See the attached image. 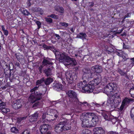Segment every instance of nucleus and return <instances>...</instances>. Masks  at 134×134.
<instances>
[{"label": "nucleus", "instance_id": "1", "mask_svg": "<svg viewBox=\"0 0 134 134\" xmlns=\"http://www.w3.org/2000/svg\"><path fill=\"white\" fill-rule=\"evenodd\" d=\"M83 76L82 79V90L85 92H90V89H92V87L89 86V83L87 84V83L92 80L94 76H97V74L92 72L91 70L89 69L86 68L83 70Z\"/></svg>", "mask_w": 134, "mask_h": 134}, {"label": "nucleus", "instance_id": "2", "mask_svg": "<svg viewBox=\"0 0 134 134\" xmlns=\"http://www.w3.org/2000/svg\"><path fill=\"white\" fill-rule=\"evenodd\" d=\"M108 96L110 99V104L112 107L116 108L121 101L120 94L119 93H104Z\"/></svg>", "mask_w": 134, "mask_h": 134}, {"label": "nucleus", "instance_id": "3", "mask_svg": "<svg viewBox=\"0 0 134 134\" xmlns=\"http://www.w3.org/2000/svg\"><path fill=\"white\" fill-rule=\"evenodd\" d=\"M58 59L60 62H63L66 63L64 64L66 66H74L77 64V62L75 59L68 56L67 54L64 52L61 53V55Z\"/></svg>", "mask_w": 134, "mask_h": 134}, {"label": "nucleus", "instance_id": "4", "mask_svg": "<svg viewBox=\"0 0 134 134\" xmlns=\"http://www.w3.org/2000/svg\"><path fill=\"white\" fill-rule=\"evenodd\" d=\"M89 114L88 113L82 116V118L81 117V120L82 121L81 126L82 127H91V123L89 122V121H91L90 119Z\"/></svg>", "mask_w": 134, "mask_h": 134}, {"label": "nucleus", "instance_id": "5", "mask_svg": "<svg viewBox=\"0 0 134 134\" xmlns=\"http://www.w3.org/2000/svg\"><path fill=\"white\" fill-rule=\"evenodd\" d=\"M32 93L29 98V100L30 103H33L36 101L39 100L42 98V93Z\"/></svg>", "mask_w": 134, "mask_h": 134}, {"label": "nucleus", "instance_id": "6", "mask_svg": "<svg viewBox=\"0 0 134 134\" xmlns=\"http://www.w3.org/2000/svg\"><path fill=\"white\" fill-rule=\"evenodd\" d=\"M65 76L68 83L71 84L74 79H76L77 76L75 72L68 71L65 73Z\"/></svg>", "mask_w": 134, "mask_h": 134}, {"label": "nucleus", "instance_id": "7", "mask_svg": "<svg viewBox=\"0 0 134 134\" xmlns=\"http://www.w3.org/2000/svg\"><path fill=\"white\" fill-rule=\"evenodd\" d=\"M89 114L90 119L91 123V126L94 127L98 123L99 119L98 117L93 113H88Z\"/></svg>", "mask_w": 134, "mask_h": 134}, {"label": "nucleus", "instance_id": "8", "mask_svg": "<svg viewBox=\"0 0 134 134\" xmlns=\"http://www.w3.org/2000/svg\"><path fill=\"white\" fill-rule=\"evenodd\" d=\"M24 104V101L21 98L18 99L13 102L12 103V107L15 110L20 108L22 104Z\"/></svg>", "mask_w": 134, "mask_h": 134}, {"label": "nucleus", "instance_id": "9", "mask_svg": "<svg viewBox=\"0 0 134 134\" xmlns=\"http://www.w3.org/2000/svg\"><path fill=\"white\" fill-rule=\"evenodd\" d=\"M89 82V86L92 87V89H90V92H92L94 89L95 86H96L98 85L101 81V80L98 78H95L94 80L92 81H90Z\"/></svg>", "mask_w": 134, "mask_h": 134}, {"label": "nucleus", "instance_id": "10", "mask_svg": "<svg viewBox=\"0 0 134 134\" xmlns=\"http://www.w3.org/2000/svg\"><path fill=\"white\" fill-rule=\"evenodd\" d=\"M116 85L112 83H110L104 87V92H112L113 90H114Z\"/></svg>", "mask_w": 134, "mask_h": 134}, {"label": "nucleus", "instance_id": "11", "mask_svg": "<svg viewBox=\"0 0 134 134\" xmlns=\"http://www.w3.org/2000/svg\"><path fill=\"white\" fill-rule=\"evenodd\" d=\"M76 93H67L69 97L71 98L75 99V102L76 104H79L80 103H81L82 104H86L87 103V102H84L83 103L81 102H80L77 97V94ZM66 93L67 94V93Z\"/></svg>", "mask_w": 134, "mask_h": 134}, {"label": "nucleus", "instance_id": "12", "mask_svg": "<svg viewBox=\"0 0 134 134\" xmlns=\"http://www.w3.org/2000/svg\"><path fill=\"white\" fill-rule=\"evenodd\" d=\"M65 122H60V123L57 125L54 128L55 131L57 133H60L63 131V126L62 124H65Z\"/></svg>", "mask_w": 134, "mask_h": 134}, {"label": "nucleus", "instance_id": "13", "mask_svg": "<svg viewBox=\"0 0 134 134\" xmlns=\"http://www.w3.org/2000/svg\"><path fill=\"white\" fill-rule=\"evenodd\" d=\"M6 104L2 100L0 99V109L4 113H7L10 111V109L8 108H6Z\"/></svg>", "mask_w": 134, "mask_h": 134}, {"label": "nucleus", "instance_id": "14", "mask_svg": "<svg viewBox=\"0 0 134 134\" xmlns=\"http://www.w3.org/2000/svg\"><path fill=\"white\" fill-rule=\"evenodd\" d=\"M63 86L61 84L57 83L56 81H55L53 84L52 87L55 89L57 90L58 91L61 90H64L63 87Z\"/></svg>", "mask_w": 134, "mask_h": 134}, {"label": "nucleus", "instance_id": "15", "mask_svg": "<svg viewBox=\"0 0 134 134\" xmlns=\"http://www.w3.org/2000/svg\"><path fill=\"white\" fill-rule=\"evenodd\" d=\"M49 125L48 124H43L40 126V131L42 134L45 133L48 130V127Z\"/></svg>", "mask_w": 134, "mask_h": 134}, {"label": "nucleus", "instance_id": "16", "mask_svg": "<svg viewBox=\"0 0 134 134\" xmlns=\"http://www.w3.org/2000/svg\"><path fill=\"white\" fill-rule=\"evenodd\" d=\"M93 132L94 134H105L104 130L101 127L95 128Z\"/></svg>", "mask_w": 134, "mask_h": 134}, {"label": "nucleus", "instance_id": "17", "mask_svg": "<svg viewBox=\"0 0 134 134\" xmlns=\"http://www.w3.org/2000/svg\"><path fill=\"white\" fill-rule=\"evenodd\" d=\"M91 70L96 73H100L102 71L103 69L101 66L99 65H96L92 67Z\"/></svg>", "mask_w": 134, "mask_h": 134}, {"label": "nucleus", "instance_id": "18", "mask_svg": "<svg viewBox=\"0 0 134 134\" xmlns=\"http://www.w3.org/2000/svg\"><path fill=\"white\" fill-rule=\"evenodd\" d=\"M134 102V100L132 98L125 97L123 100L122 102L127 107L131 103Z\"/></svg>", "mask_w": 134, "mask_h": 134}, {"label": "nucleus", "instance_id": "19", "mask_svg": "<svg viewBox=\"0 0 134 134\" xmlns=\"http://www.w3.org/2000/svg\"><path fill=\"white\" fill-rule=\"evenodd\" d=\"M49 49L53 51L55 54L56 58L58 59L60 57L61 53H62L63 52H60L58 51L57 50L54 48L53 46H51Z\"/></svg>", "mask_w": 134, "mask_h": 134}, {"label": "nucleus", "instance_id": "20", "mask_svg": "<svg viewBox=\"0 0 134 134\" xmlns=\"http://www.w3.org/2000/svg\"><path fill=\"white\" fill-rule=\"evenodd\" d=\"M38 113L36 112L32 115L29 116V121L30 122L36 121L38 118Z\"/></svg>", "mask_w": 134, "mask_h": 134}, {"label": "nucleus", "instance_id": "21", "mask_svg": "<svg viewBox=\"0 0 134 134\" xmlns=\"http://www.w3.org/2000/svg\"><path fill=\"white\" fill-rule=\"evenodd\" d=\"M47 114L52 116H54L55 118L58 117L57 111V110L54 109H49L47 110Z\"/></svg>", "mask_w": 134, "mask_h": 134}, {"label": "nucleus", "instance_id": "22", "mask_svg": "<svg viewBox=\"0 0 134 134\" xmlns=\"http://www.w3.org/2000/svg\"><path fill=\"white\" fill-rule=\"evenodd\" d=\"M43 65L44 66H49L52 65L53 64V63L51 62L50 60L49 59H44L42 62Z\"/></svg>", "mask_w": 134, "mask_h": 134}, {"label": "nucleus", "instance_id": "23", "mask_svg": "<svg viewBox=\"0 0 134 134\" xmlns=\"http://www.w3.org/2000/svg\"><path fill=\"white\" fill-rule=\"evenodd\" d=\"M31 10L33 12H38L40 14H42L43 13V10L41 8L39 7H33L31 8Z\"/></svg>", "mask_w": 134, "mask_h": 134}, {"label": "nucleus", "instance_id": "24", "mask_svg": "<svg viewBox=\"0 0 134 134\" xmlns=\"http://www.w3.org/2000/svg\"><path fill=\"white\" fill-rule=\"evenodd\" d=\"M44 72L45 73L47 76H51L52 74V70L50 68H49L44 70Z\"/></svg>", "mask_w": 134, "mask_h": 134}, {"label": "nucleus", "instance_id": "25", "mask_svg": "<svg viewBox=\"0 0 134 134\" xmlns=\"http://www.w3.org/2000/svg\"><path fill=\"white\" fill-rule=\"evenodd\" d=\"M62 122H65V123L64 124H62V126H63V130H68L70 129H71V127L69 126V125L66 124L67 121H64Z\"/></svg>", "mask_w": 134, "mask_h": 134}, {"label": "nucleus", "instance_id": "26", "mask_svg": "<svg viewBox=\"0 0 134 134\" xmlns=\"http://www.w3.org/2000/svg\"><path fill=\"white\" fill-rule=\"evenodd\" d=\"M16 58L20 63H23L24 61L23 55L21 54H19L18 55H17L16 56Z\"/></svg>", "mask_w": 134, "mask_h": 134}, {"label": "nucleus", "instance_id": "27", "mask_svg": "<svg viewBox=\"0 0 134 134\" xmlns=\"http://www.w3.org/2000/svg\"><path fill=\"white\" fill-rule=\"evenodd\" d=\"M53 80L52 78L51 77H48L45 79H44V83L46 85H49Z\"/></svg>", "mask_w": 134, "mask_h": 134}, {"label": "nucleus", "instance_id": "28", "mask_svg": "<svg viewBox=\"0 0 134 134\" xmlns=\"http://www.w3.org/2000/svg\"><path fill=\"white\" fill-rule=\"evenodd\" d=\"M86 35L85 33L80 32L77 35L76 37L84 39H86Z\"/></svg>", "mask_w": 134, "mask_h": 134}, {"label": "nucleus", "instance_id": "29", "mask_svg": "<svg viewBox=\"0 0 134 134\" xmlns=\"http://www.w3.org/2000/svg\"><path fill=\"white\" fill-rule=\"evenodd\" d=\"M43 82L44 83V79L43 77L41 79L38 80L36 82V85H38L43 83Z\"/></svg>", "mask_w": 134, "mask_h": 134}, {"label": "nucleus", "instance_id": "30", "mask_svg": "<svg viewBox=\"0 0 134 134\" xmlns=\"http://www.w3.org/2000/svg\"><path fill=\"white\" fill-rule=\"evenodd\" d=\"M11 96H12L14 99H16L18 97V93H9Z\"/></svg>", "mask_w": 134, "mask_h": 134}, {"label": "nucleus", "instance_id": "31", "mask_svg": "<svg viewBox=\"0 0 134 134\" xmlns=\"http://www.w3.org/2000/svg\"><path fill=\"white\" fill-rule=\"evenodd\" d=\"M123 51L121 50H117L116 51V53L117 55L120 57H122L123 54Z\"/></svg>", "mask_w": 134, "mask_h": 134}, {"label": "nucleus", "instance_id": "32", "mask_svg": "<svg viewBox=\"0 0 134 134\" xmlns=\"http://www.w3.org/2000/svg\"><path fill=\"white\" fill-rule=\"evenodd\" d=\"M11 131L15 133H17L18 132V130L15 127H13L12 128L10 129Z\"/></svg>", "mask_w": 134, "mask_h": 134}, {"label": "nucleus", "instance_id": "33", "mask_svg": "<svg viewBox=\"0 0 134 134\" xmlns=\"http://www.w3.org/2000/svg\"><path fill=\"white\" fill-rule=\"evenodd\" d=\"M39 104V102H37L33 105L32 108L34 109H36L38 107Z\"/></svg>", "mask_w": 134, "mask_h": 134}, {"label": "nucleus", "instance_id": "34", "mask_svg": "<svg viewBox=\"0 0 134 134\" xmlns=\"http://www.w3.org/2000/svg\"><path fill=\"white\" fill-rule=\"evenodd\" d=\"M46 21L49 24L52 23V19L49 18H45Z\"/></svg>", "mask_w": 134, "mask_h": 134}, {"label": "nucleus", "instance_id": "35", "mask_svg": "<svg viewBox=\"0 0 134 134\" xmlns=\"http://www.w3.org/2000/svg\"><path fill=\"white\" fill-rule=\"evenodd\" d=\"M118 71L120 74L122 76L125 75V74H126V72H123L120 69H118Z\"/></svg>", "mask_w": 134, "mask_h": 134}, {"label": "nucleus", "instance_id": "36", "mask_svg": "<svg viewBox=\"0 0 134 134\" xmlns=\"http://www.w3.org/2000/svg\"><path fill=\"white\" fill-rule=\"evenodd\" d=\"M23 14L25 15L28 16L30 14V13L26 10H23L22 12Z\"/></svg>", "mask_w": 134, "mask_h": 134}, {"label": "nucleus", "instance_id": "37", "mask_svg": "<svg viewBox=\"0 0 134 134\" xmlns=\"http://www.w3.org/2000/svg\"><path fill=\"white\" fill-rule=\"evenodd\" d=\"M107 50L110 52H112L114 51V49L111 47L109 46L107 48Z\"/></svg>", "mask_w": 134, "mask_h": 134}, {"label": "nucleus", "instance_id": "38", "mask_svg": "<svg viewBox=\"0 0 134 134\" xmlns=\"http://www.w3.org/2000/svg\"><path fill=\"white\" fill-rule=\"evenodd\" d=\"M48 16L56 19H57L58 18V17L57 15L53 14L49 16Z\"/></svg>", "mask_w": 134, "mask_h": 134}, {"label": "nucleus", "instance_id": "39", "mask_svg": "<svg viewBox=\"0 0 134 134\" xmlns=\"http://www.w3.org/2000/svg\"><path fill=\"white\" fill-rule=\"evenodd\" d=\"M126 106V105L124 104V103H123L122 102L119 108V109L121 111H122L123 110L124 108V107L125 106Z\"/></svg>", "mask_w": 134, "mask_h": 134}, {"label": "nucleus", "instance_id": "40", "mask_svg": "<svg viewBox=\"0 0 134 134\" xmlns=\"http://www.w3.org/2000/svg\"><path fill=\"white\" fill-rule=\"evenodd\" d=\"M36 23L38 26V29H39L41 27V23L40 21L37 20L36 22Z\"/></svg>", "mask_w": 134, "mask_h": 134}, {"label": "nucleus", "instance_id": "41", "mask_svg": "<svg viewBox=\"0 0 134 134\" xmlns=\"http://www.w3.org/2000/svg\"><path fill=\"white\" fill-rule=\"evenodd\" d=\"M54 36H55V37L57 38L56 40L57 41H59L60 40L62 39V38L60 36L57 34H55Z\"/></svg>", "mask_w": 134, "mask_h": 134}, {"label": "nucleus", "instance_id": "42", "mask_svg": "<svg viewBox=\"0 0 134 134\" xmlns=\"http://www.w3.org/2000/svg\"><path fill=\"white\" fill-rule=\"evenodd\" d=\"M102 115L103 116L104 119L107 120H108V116L107 114L105 113H102Z\"/></svg>", "mask_w": 134, "mask_h": 134}, {"label": "nucleus", "instance_id": "43", "mask_svg": "<svg viewBox=\"0 0 134 134\" xmlns=\"http://www.w3.org/2000/svg\"><path fill=\"white\" fill-rule=\"evenodd\" d=\"M44 66L42 64V65H41L39 67L38 69L40 73H41L43 71V66Z\"/></svg>", "mask_w": 134, "mask_h": 134}, {"label": "nucleus", "instance_id": "44", "mask_svg": "<svg viewBox=\"0 0 134 134\" xmlns=\"http://www.w3.org/2000/svg\"><path fill=\"white\" fill-rule=\"evenodd\" d=\"M130 115L132 120H133V122L134 123V114L132 113V111H130Z\"/></svg>", "mask_w": 134, "mask_h": 134}, {"label": "nucleus", "instance_id": "45", "mask_svg": "<svg viewBox=\"0 0 134 134\" xmlns=\"http://www.w3.org/2000/svg\"><path fill=\"white\" fill-rule=\"evenodd\" d=\"M60 24L62 26H64L66 27L68 26V24L65 22L61 23Z\"/></svg>", "mask_w": 134, "mask_h": 134}, {"label": "nucleus", "instance_id": "46", "mask_svg": "<svg viewBox=\"0 0 134 134\" xmlns=\"http://www.w3.org/2000/svg\"><path fill=\"white\" fill-rule=\"evenodd\" d=\"M64 8L63 7H60L58 12L62 13H64Z\"/></svg>", "mask_w": 134, "mask_h": 134}, {"label": "nucleus", "instance_id": "47", "mask_svg": "<svg viewBox=\"0 0 134 134\" xmlns=\"http://www.w3.org/2000/svg\"><path fill=\"white\" fill-rule=\"evenodd\" d=\"M81 84H82V81H81L77 84V86L78 87L80 88H82V86Z\"/></svg>", "mask_w": 134, "mask_h": 134}, {"label": "nucleus", "instance_id": "48", "mask_svg": "<svg viewBox=\"0 0 134 134\" xmlns=\"http://www.w3.org/2000/svg\"><path fill=\"white\" fill-rule=\"evenodd\" d=\"M38 87H36L34 88L33 89L31 90L30 92H35L36 90H37Z\"/></svg>", "mask_w": 134, "mask_h": 134}, {"label": "nucleus", "instance_id": "49", "mask_svg": "<svg viewBox=\"0 0 134 134\" xmlns=\"http://www.w3.org/2000/svg\"><path fill=\"white\" fill-rule=\"evenodd\" d=\"M26 118V117H24L20 118L18 119V121H19L20 122L21 120H24Z\"/></svg>", "mask_w": 134, "mask_h": 134}, {"label": "nucleus", "instance_id": "50", "mask_svg": "<svg viewBox=\"0 0 134 134\" xmlns=\"http://www.w3.org/2000/svg\"><path fill=\"white\" fill-rule=\"evenodd\" d=\"M22 134H30V132L27 130H24L22 133Z\"/></svg>", "mask_w": 134, "mask_h": 134}, {"label": "nucleus", "instance_id": "51", "mask_svg": "<svg viewBox=\"0 0 134 134\" xmlns=\"http://www.w3.org/2000/svg\"><path fill=\"white\" fill-rule=\"evenodd\" d=\"M43 47L44 49H49L51 46H48L46 45H44L43 46Z\"/></svg>", "mask_w": 134, "mask_h": 134}, {"label": "nucleus", "instance_id": "52", "mask_svg": "<svg viewBox=\"0 0 134 134\" xmlns=\"http://www.w3.org/2000/svg\"><path fill=\"white\" fill-rule=\"evenodd\" d=\"M89 6V7H93L94 5V3L93 2H89L88 3Z\"/></svg>", "mask_w": 134, "mask_h": 134}, {"label": "nucleus", "instance_id": "53", "mask_svg": "<svg viewBox=\"0 0 134 134\" xmlns=\"http://www.w3.org/2000/svg\"><path fill=\"white\" fill-rule=\"evenodd\" d=\"M61 7H60L58 6H55L54 7V9L55 10L57 11L58 12L59 10V9H60Z\"/></svg>", "mask_w": 134, "mask_h": 134}, {"label": "nucleus", "instance_id": "54", "mask_svg": "<svg viewBox=\"0 0 134 134\" xmlns=\"http://www.w3.org/2000/svg\"><path fill=\"white\" fill-rule=\"evenodd\" d=\"M123 48L125 49H127L129 48L128 46L126 45L124 43H123Z\"/></svg>", "mask_w": 134, "mask_h": 134}, {"label": "nucleus", "instance_id": "55", "mask_svg": "<svg viewBox=\"0 0 134 134\" xmlns=\"http://www.w3.org/2000/svg\"><path fill=\"white\" fill-rule=\"evenodd\" d=\"M130 60H131V64L132 65H134V58H132L130 59Z\"/></svg>", "mask_w": 134, "mask_h": 134}, {"label": "nucleus", "instance_id": "56", "mask_svg": "<svg viewBox=\"0 0 134 134\" xmlns=\"http://www.w3.org/2000/svg\"><path fill=\"white\" fill-rule=\"evenodd\" d=\"M116 121V120L115 119H113L111 120V121L112 122V124H115Z\"/></svg>", "mask_w": 134, "mask_h": 134}, {"label": "nucleus", "instance_id": "57", "mask_svg": "<svg viewBox=\"0 0 134 134\" xmlns=\"http://www.w3.org/2000/svg\"><path fill=\"white\" fill-rule=\"evenodd\" d=\"M3 33L6 36L8 35V31L7 30L3 31Z\"/></svg>", "mask_w": 134, "mask_h": 134}, {"label": "nucleus", "instance_id": "58", "mask_svg": "<svg viewBox=\"0 0 134 134\" xmlns=\"http://www.w3.org/2000/svg\"><path fill=\"white\" fill-rule=\"evenodd\" d=\"M108 134H118V133L116 132H114L113 131H111L109 132Z\"/></svg>", "mask_w": 134, "mask_h": 134}, {"label": "nucleus", "instance_id": "59", "mask_svg": "<svg viewBox=\"0 0 134 134\" xmlns=\"http://www.w3.org/2000/svg\"><path fill=\"white\" fill-rule=\"evenodd\" d=\"M14 64L15 66H20V64L18 62H14Z\"/></svg>", "mask_w": 134, "mask_h": 134}, {"label": "nucleus", "instance_id": "60", "mask_svg": "<svg viewBox=\"0 0 134 134\" xmlns=\"http://www.w3.org/2000/svg\"><path fill=\"white\" fill-rule=\"evenodd\" d=\"M130 13H127L126 15L124 16V18H126L127 17H130Z\"/></svg>", "mask_w": 134, "mask_h": 134}, {"label": "nucleus", "instance_id": "61", "mask_svg": "<svg viewBox=\"0 0 134 134\" xmlns=\"http://www.w3.org/2000/svg\"><path fill=\"white\" fill-rule=\"evenodd\" d=\"M27 6L28 7H30L31 5V3L29 2H27Z\"/></svg>", "mask_w": 134, "mask_h": 134}, {"label": "nucleus", "instance_id": "62", "mask_svg": "<svg viewBox=\"0 0 134 134\" xmlns=\"http://www.w3.org/2000/svg\"><path fill=\"white\" fill-rule=\"evenodd\" d=\"M131 97L134 98V93H129Z\"/></svg>", "mask_w": 134, "mask_h": 134}, {"label": "nucleus", "instance_id": "63", "mask_svg": "<svg viewBox=\"0 0 134 134\" xmlns=\"http://www.w3.org/2000/svg\"><path fill=\"white\" fill-rule=\"evenodd\" d=\"M46 117L45 114H43L42 115V118L43 119H44Z\"/></svg>", "mask_w": 134, "mask_h": 134}, {"label": "nucleus", "instance_id": "64", "mask_svg": "<svg viewBox=\"0 0 134 134\" xmlns=\"http://www.w3.org/2000/svg\"><path fill=\"white\" fill-rule=\"evenodd\" d=\"M131 91L134 92V87H133L132 88H131L130 90V92Z\"/></svg>", "mask_w": 134, "mask_h": 134}]
</instances>
